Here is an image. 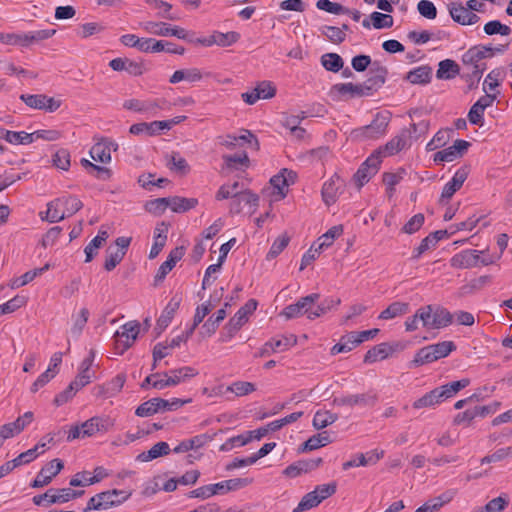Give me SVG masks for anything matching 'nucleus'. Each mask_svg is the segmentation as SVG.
<instances>
[{"label": "nucleus", "mask_w": 512, "mask_h": 512, "mask_svg": "<svg viewBox=\"0 0 512 512\" xmlns=\"http://www.w3.org/2000/svg\"><path fill=\"white\" fill-rule=\"evenodd\" d=\"M453 321V315L445 308H437L433 313L431 328L449 326Z\"/></svg>", "instance_id": "50"}, {"label": "nucleus", "mask_w": 512, "mask_h": 512, "mask_svg": "<svg viewBox=\"0 0 512 512\" xmlns=\"http://www.w3.org/2000/svg\"><path fill=\"white\" fill-rule=\"evenodd\" d=\"M108 236L109 235L107 231L99 230L98 234L89 242V244L84 249L86 255V263H89L93 260L94 256L97 255V249L106 242Z\"/></svg>", "instance_id": "40"}, {"label": "nucleus", "mask_w": 512, "mask_h": 512, "mask_svg": "<svg viewBox=\"0 0 512 512\" xmlns=\"http://www.w3.org/2000/svg\"><path fill=\"white\" fill-rule=\"evenodd\" d=\"M444 401H446V398L442 393V388L439 386L415 400L412 407L414 409L435 408Z\"/></svg>", "instance_id": "23"}, {"label": "nucleus", "mask_w": 512, "mask_h": 512, "mask_svg": "<svg viewBox=\"0 0 512 512\" xmlns=\"http://www.w3.org/2000/svg\"><path fill=\"white\" fill-rule=\"evenodd\" d=\"M117 147L118 145L113 141L102 140L91 147L89 154L96 162L109 163L111 161V149L116 150Z\"/></svg>", "instance_id": "25"}, {"label": "nucleus", "mask_w": 512, "mask_h": 512, "mask_svg": "<svg viewBox=\"0 0 512 512\" xmlns=\"http://www.w3.org/2000/svg\"><path fill=\"white\" fill-rule=\"evenodd\" d=\"M470 173V166H461L453 175L452 179L443 187L439 202L446 204L447 201L462 187Z\"/></svg>", "instance_id": "10"}, {"label": "nucleus", "mask_w": 512, "mask_h": 512, "mask_svg": "<svg viewBox=\"0 0 512 512\" xmlns=\"http://www.w3.org/2000/svg\"><path fill=\"white\" fill-rule=\"evenodd\" d=\"M228 389L237 397H242L254 392L256 386L254 383L248 381H235L228 386Z\"/></svg>", "instance_id": "60"}, {"label": "nucleus", "mask_w": 512, "mask_h": 512, "mask_svg": "<svg viewBox=\"0 0 512 512\" xmlns=\"http://www.w3.org/2000/svg\"><path fill=\"white\" fill-rule=\"evenodd\" d=\"M320 32L327 37L329 41L335 44L344 42L346 38L343 29L335 26L324 25L320 28Z\"/></svg>", "instance_id": "54"}, {"label": "nucleus", "mask_w": 512, "mask_h": 512, "mask_svg": "<svg viewBox=\"0 0 512 512\" xmlns=\"http://www.w3.org/2000/svg\"><path fill=\"white\" fill-rule=\"evenodd\" d=\"M257 306L258 302L255 299H249L225 325L220 335V341H230L248 321L249 315L257 309Z\"/></svg>", "instance_id": "3"}, {"label": "nucleus", "mask_w": 512, "mask_h": 512, "mask_svg": "<svg viewBox=\"0 0 512 512\" xmlns=\"http://www.w3.org/2000/svg\"><path fill=\"white\" fill-rule=\"evenodd\" d=\"M198 205L197 198H185L180 196L169 197V207L175 213H184Z\"/></svg>", "instance_id": "39"}, {"label": "nucleus", "mask_w": 512, "mask_h": 512, "mask_svg": "<svg viewBox=\"0 0 512 512\" xmlns=\"http://www.w3.org/2000/svg\"><path fill=\"white\" fill-rule=\"evenodd\" d=\"M452 265L461 268L475 267L480 263V255L477 250H466L452 258Z\"/></svg>", "instance_id": "30"}, {"label": "nucleus", "mask_w": 512, "mask_h": 512, "mask_svg": "<svg viewBox=\"0 0 512 512\" xmlns=\"http://www.w3.org/2000/svg\"><path fill=\"white\" fill-rule=\"evenodd\" d=\"M290 238L286 234L279 236L271 245L266 260L270 261L276 258L289 244Z\"/></svg>", "instance_id": "57"}, {"label": "nucleus", "mask_w": 512, "mask_h": 512, "mask_svg": "<svg viewBox=\"0 0 512 512\" xmlns=\"http://www.w3.org/2000/svg\"><path fill=\"white\" fill-rule=\"evenodd\" d=\"M229 306V303H225L224 307L219 309L216 313L208 318V320L202 325V333L211 336L216 332L219 327V324L226 318V308Z\"/></svg>", "instance_id": "36"}, {"label": "nucleus", "mask_w": 512, "mask_h": 512, "mask_svg": "<svg viewBox=\"0 0 512 512\" xmlns=\"http://www.w3.org/2000/svg\"><path fill=\"white\" fill-rule=\"evenodd\" d=\"M509 504L506 496H499L490 500L484 507L477 512H502Z\"/></svg>", "instance_id": "63"}, {"label": "nucleus", "mask_w": 512, "mask_h": 512, "mask_svg": "<svg viewBox=\"0 0 512 512\" xmlns=\"http://www.w3.org/2000/svg\"><path fill=\"white\" fill-rule=\"evenodd\" d=\"M190 402L191 399L172 398L171 400H166L159 397L151 398L139 405L135 410V414L139 417H149L158 412L175 411Z\"/></svg>", "instance_id": "2"}, {"label": "nucleus", "mask_w": 512, "mask_h": 512, "mask_svg": "<svg viewBox=\"0 0 512 512\" xmlns=\"http://www.w3.org/2000/svg\"><path fill=\"white\" fill-rule=\"evenodd\" d=\"M340 303L341 300L339 298H326L314 310L312 309V312H309L308 319L314 320L337 307Z\"/></svg>", "instance_id": "48"}, {"label": "nucleus", "mask_w": 512, "mask_h": 512, "mask_svg": "<svg viewBox=\"0 0 512 512\" xmlns=\"http://www.w3.org/2000/svg\"><path fill=\"white\" fill-rule=\"evenodd\" d=\"M370 73L371 76L363 83H360L364 96H372L384 85L388 75V69L378 61H374Z\"/></svg>", "instance_id": "7"}, {"label": "nucleus", "mask_w": 512, "mask_h": 512, "mask_svg": "<svg viewBox=\"0 0 512 512\" xmlns=\"http://www.w3.org/2000/svg\"><path fill=\"white\" fill-rule=\"evenodd\" d=\"M32 136V142L38 139L53 142L57 141L62 137V132L56 129H41L29 133Z\"/></svg>", "instance_id": "62"}, {"label": "nucleus", "mask_w": 512, "mask_h": 512, "mask_svg": "<svg viewBox=\"0 0 512 512\" xmlns=\"http://www.w3.org/2000/svg\"><path fill=\"white\" fill-rule=\"evenodd\" d=\"M145 2L153 7L154 9L159 10L158 17L169 20V21H178L181 19L180 15L177 13L171 12L172 4L163 1V0H145Z\"/></svg>", "instance_id": "38"}, {"label": "nucleus", "mask_w": 512, "mask_h": 512, "mask_svg": "<svg viewBox=\"0 0 512 512\" xmlns=\"http://www.w3.org/2000/svg\"><path fill=\"white\" fill-rule=\"evenodd\" d=\"M377 401V396L371 392L362 393V394H354V395H345L340 397H335L333 399V405L335 406H347L350 408L353 407H368L374 406Z\"/></svg>", "instance_id": "11"}, {"label": "nucleus", "mask_w": 512, "mask_h": 512, "mask_svg": "<svg viewBox=\"0 0 512 512\" xmlns=\"http://www.w3.org/2000/svg\"><path fill=\"white\" fill-rule=\"evenodd\" d=\"M322 66L330 72H339L344 65V61L337 53H326L321 56Z\"/></svg>", "instance_id": "47"}, {"label": "nucleus", "mask_w": 512, "mask_h": 512, "mask_svg": "<svg viewBox=\"0 0 512 512\" xmlns=\"http://www.w3.org/2000/svg\"><path fill=\"white\" fill-rule=\"evenodd\" d=\"M382 160L380 152H373L358 168L354 174V181L360 189L377 174Z\"/></svg>", "instance_id": "6"}, {"label": "nucleus", "mask_w": 512, "mask_h": 512, "mask_svg": "<svg viewBox=\"0 0 512 512\" xmlns=\"http://www.w3.org/2000/svg\"><path fill=\"white\" fill-rule=\"evenodd\" d=\"M240 37V34L236 31H229L226 33L219 31L213 32L214 45H218L220 47L231 46L232 44L238 42Z\"/></svg>", "instance_id": "49"}, {"label": "nucleus", "mask_w": 512, "mask_h": 512, "mask_svg": "<svg viewBox=\"0 0 512 512\" xmlns=\"http://www.w3.org/2000/svg\"><path fill=\"white\" fill-rule=\"evenodd\" d=\"M391 355L389 343L383 342L373 346L364 356V363L371 364L379 360H384Z\"/></svg>", "instance_id": "35"}, {"label": "nucleus", "mask_w": 512, "mask_h": 512, "mask_svg": "<svg viewBox=\"0 0 512 512\" xmlns=\"http://www.w3.org/2000/svg\"><path fill=\"white\" fill-rule=\"evenodd\" d=\"M64 464L60 459H53L49 463H47L41 470L38 472L36 478L31 483V487L33 488H42L48 485L52 479L60 473L63 469Z\"/></svg>", "instance_id": "12"}, {"label": "nucleus", "mask_w": 512, "mask_h": 512, "mask_svg": "<svg viewBox=\"0 0 512 512\" xmlns=\"http://www.w3.org/2000/svg\"><path fill=\"white\" fill-rule=\"evenodd\" d=\"M243 204L253 208L251 213H254L259 206V196L251 190L246 189L241 195L234 196L229 205V213L231 215L239 214L243 209Z\"/></svg>", "instance_id": "17"}, {"label": "nucleus", "mask_w": 512, "mask_h": 512, "mask_svg": "<svg viewBox=\"0 0 512 512\" xmlns=\"http://www.w3.org/2000/svg\"><path fill=\"white\" fill-rule=\"evenodd\" d=\"M296 177L295 172L284 168L270 179V184L277 190V194L284 198L287 194L286 188L295 182Z\"/></svg>", "instance_id": "21"}, {"label": "nucleus", "mask_w": 512, "mask_h": 512, "mask_svg": "<svg viewBox=\"0 0 512 512\" xmlns=\"http://www.w3.org/2000/svg\"><path fill=\"white\" fill-rule=\"evenodd\" d=\"M334 100H348L357 97H364L363 90L359 84L337 83L334 84L329 92Z\"/></svg>", "instance_id": "16"}, {"label": "nucleus", "mask_w": 512, "mask_h": 512, "mask_svg": "<svg viewBox=\"0 0 512 512\" xmlns=\"http://www.w3.org/2000/svg\"><path fill=\"white\" fill-rule=\"evenodd\" d=\"M389 122V112H378L369 125L354 130L353 134L361 139H378L386 134Z\"/></svg>", "instance_id": "4"}, {"label": "nucleus", "mask_w": 512, "mask_h": 512, "mask_svg": "<svg viewBox=\"0 0 512 512\" xmlns=\"http://www.w3.org/2000/svg\"><path fill=\"white\" fill-rule=\"evenodd\" d=\"M126 382V375L117 374L110 381L94 387V395L98 398L108 399L119 394Z\"/></svg>", "instance_id": "13"}, {"label": "nucleus", "mask_w": 512, "mask_h": 512, "mask_svg": "<svg viewBox=\"0 0 512 512\" xmlns=\"http://www.w3.org/2000/svg\"><path fill=\"white\" fill-rule=\"evenodd\" d=\"M181 297L174 296L170 299L164 310L162 311L160 317L157 320L156 328L157 335H160L170 324L172 321L176 311L178 310L180 303H181Z\"/></svg>", "instance_id": "22"}, {"label": "nucleus", "mask_w": 512, "mask_h": 512, "mask_svg": "<svg viewBox=\"0 0 512 512\" xmlns=\"http://www.w3.org/2000/svg\"><path fill=\"white\" fill-rule=\"evenodd\" d=\"M253 482L250 478H234L225 481H221L213 485L215 495H224L230 491H236L242 489Z\"/></svg>", "instance_id": "27"}, {"label": "nucleus", "mask_w": 512, "mask_h": 512, "mask_svg": "<svg viewBox=\"0 0 512 512\" xmlns=\"http://www.w3.org/2000/svg\"><path fill=\"white\" fill-rule=\"evenodd\" d=\"M296 340L291 341L288 337H281L279 339L272 338L267 341L259 351L260 357L269 356L273 352L287 350L290 346L295 344Z\"/></svg>", "instance_id": "28"}, {"label": "nucleus", "mask_w": 512, "mask_h": 512, "mask_svg": "<svg viewBox=\"0 0 512 512\" xmlns=\"http://www.w3.org/2000/svg\"><path fill=\"white\" fill-rule=\"evenodd\" d=\"M344 188V181L338 174H334L327 180L321 190L322 200L327 206L334 204Z\"/></svg>", "instance_id": "15"}, {"label": "nucleus", "mask_w": 512, "mask_h": 512, "mask_svg": "<svg viewBox=\"0 0 512 512\" xmlns=\"http://www.w3.org/2000/svg\"><path fill=\"white\" fill-rule=\"evenodd\" d=\"M45 446H46L45 442L38 443L35 447H33L23 453H20L16 458L9 461L11 466L15 469L16 467H19L21 465L28 464V463L32 462L39 455V453H38L39 447H45Z\"/></svg>", "instance_id": "46"}, {"label": "nucleus", "mask_w": 512, "mask_h": 512, "mask_svg": "<svg viewBox=\"0 0 512 512\" xmlns=\"http://www.w3.org/2000/svg\"><path fill=\"white\" fill-rule=\"evenodd\" d=\"M131 496V492L123 490H108L98 493V499L101 503L102 510H106L113 506L120 505Z\"/></svg>", "instance_id": "24"}, {"label": "nucleus", "mask_w": 512, "mask_h": 512, "mask_svg": "<svg viewBox=\"0 0 512 512\" xmlns=\"http://www.w3.org/2000/svg\"><path fill=\"white\" fill-rule=\"evenodd\" d=\"M405 78L412 84H428L432 78V68L428 65L416 67L409 71Z\"/></svg>", "instance_id": "32"}, {"label": "nucleus", "mask_w": 512, "mask_h": 512, "mask_svg": "<svg viewBox=\"0 0 512 512\" xmlns=\"http://www.w3.org/2000/svg\"><path fill=\"white\" fill-rule=\"evenodd\" d=\"M142 29L147 33L154 34L157 36H175L178 39H188V31L182 27L174 26L171 27L165 22H154L147 21L140 24Z\"/></svg>", "instance_id": "9"}, {"label": "nucleus", "mask_w": 512, "mask_h": 512, "mask_svg": "<svg viewBox=\"0 0 512 512\" xmlns=\"http://www.w3.org/2000/svg\"><path fill=\"white\" fill-rule=\"evenodd\" d=\"M370 20L375 29L390 28L394 23L393 17L390 14H384L377 11L370 14Z\"/></svg>", "instance_id": "58"}, {"label": "nucleus", "mask_w": 512, "mask_h": 512, "mask_svg": "<svg viewBox=\"0 0 512 512\" xmlns=\"http://www.w3.org/2000/svg\"><path fill=\"white\" fill-rule=\"evenodd\" d=\"M169 207V197L156 198L145 203V210L153 215L160 216Z\"/></svg>", "instance_id": "52"}, {"label": "nucleus", "mask_w": 512, "mask_h": 512, "mask_svg": "<svg viewBox=\"0 0 512 512\" xmlns=\"http://www.w3.org/2000/svg\"><path fill=\"white\" fill-rule=\"evenodd\" d=\"M82 201L73 195L58 197L47 204L45 219L50 223H56L65 217H70L82 209ZM44 219V217H42Z\"/></svg>", "instance_id": "1"}, {"label": "nucleus", "mask_w": 512, "mask_h": 512, "mask_svg": "<svg viewBox=\"0 0 512 512\" xmlns=\"http://www.w3.org/2000/svg\"><path fill=\"white\" fill-rule=\"evenodd\" d=\"M407 141L408 134L406 131H403L374 152H380L381 159L385 156H392L403 150L407 146Z\"/></svg>", "instance_id": "26"}, {"label": "nucleus", "mask_w": 512, "mask_h": 512, "mask_svg": "<svg viewBox=\"0 0 512 512\" xmlns=\"http://www.w3.org/2000/svg\"><path fill=\"white\" fill-rule=\"evenodd\" d=\"M27 298L25 296L16 295L12 299L0 305V316L2 314H10L25 306Z\"/></svg>", "instance_id": "59"}, {"label": "nucleus", "mask_w": 512, "mask_h": 512, "mask_svg": "<svg viewBox=\"0 0 512 512\" xmlns=\"http://www.w3.org/2000/svg\"><path fill=\"white\" fill-rule=\"evenodd\" d=\"M171 449L167 442L160 441L153 445L148 451L140 453L136 459L141 462H149L158 457L168 455Z\"/></svg>", "instance_id": "31"}, {"label": "nucleus", "mask_w": 512, "mask_h": 512, "mask_svg": "<svg viewBox=\"0 0 512 512\" xmlns=\"http://www.w3.org/2000/svg\"><path fill=\"white\" fill-rule=\"evenodd\" d=\"M453 132L452 129H442V130H439L435 135L434 137L427 143L426 145V149L428 151H432V150H435L439 147H442L444 146L448 139H449V134Z\"/></svg>", "instance_id": "61"}, {"label": "nucleus", "mask_w": 512, "mask_h": 512, "mask_svg": "<svg viewBox=\"0 0 512 512\" xmlns=\"http://www.w3.org/2000/svg\"><path fill=\"white\" fill-rule=\"evenodd\" d=\"M49 267H50L49 264H45L41 268H36V269L30 270V271H27L20 277L12 280L11 288L15 289V288H20L24 285H27L28 283L33 281L37 276H39V275L43 274L45 271H47L49 269Z\"/></svg>", "instance_id": "44"}, {"label": "nucleus", "mask_w": 512, "mask_h": 512, "mask_svg": "<svg viewBox=\"0 0 512 512\" xmlns=\"http://www.w3.org/2000/svg\"><path fill=\"white\" fill-rule=\"evenodd\" d=\"M114 425L113 420L108 416H95L81 424L82 438L91 437L97 432H107Z\"/></svg>", "instance_id": "14"}, {"label": "nucleus", "mask_w": 512, "mask_h": 512, "mask_svg": "<svg viewBox=\"0 0 512 512\" xmlns=\"http://www.w3.org/2000/svg\"><path fill=\"white\" fill-rule=\"evenodd\" d=\"M170 376H168V373H164L165 377H168L170 382L168 384H171L172 386H176L180 384L181 382H185L188 379H191L198 375V371L190 366L181 367L178 369H173L170 371Z\"/></svg>", "instance_id": "34"}, {"label": "nucleus", "mask_w": 512, "mask_h": 512, "mask_svg": "<svg viewBox=\"0 0 512 512\" xmlns=\"http://www.w3.org/2000/svg\"><path fill=\"white\" fill-rule=\"evenodd\" d=\"M469 384L470 380L468 378H463L458 381L447 383L440 387L442 388V393L444 394L446 400H448L454 397L460 390L466 388Z\"/></svg>", "instance_id": "53"}, {"label": "nucleus", "mask_w": 512, "mask_h": 512, "mask_svg": "<svg viewBox=\"0 0 512 512\" xmlns=\"http://www.w3.org/2000/svg\"><path fill=\"white\" fill-rule=\"evenodd\" d=\"M409 311V304L406 302L395 301L384 309L378 316L382 320H390L406 314Z\"/></svg>", "instance_id": "41"}, {"label": "nucleus", "mask_w": 512, "mask_h": 512, "mask_svg": "<svg viewBox=\"0 0 512 512\" xmlns=\"http://www.w3.org/2000/svg\"><path fill=\"white\" fill-rule=\"evenodd\" d=\"M320 499L318 496L314 494L313 491L307 493L301 501L298 503V506L294 509V512H303L314 508L320 504Z\"/></svg>", "instance_id": "64"}, {"label": "nucleus", "mask_w": 512, "mask_h": 512, "mask_svg": "<svg viewBox=\"0 0 512 512\" xmlns=\"http://www.w3.org/2000/svg\"><path fill=\"white\" fill-rule=\"evenodd\" d=\"M165 100H139V99H128L123 103V108L138 113H148L155 115L158 109L163 107Z\"/></svg>", "instance_id": "18"}, {"label": "nucleus", "mask_w": 512, "mask_h": 512, "mask_svg": "<svg viewBox=\"0 0 512 512\" xmlns=\"http://www.w3.org/2000/svg\"><path fill=\"white\" fill-rule=\"evenodd\" d=\"M338 420V415L328 410H318L313 417V426L315 429L320 430L333 424Z\"/></svg>", "instance_id": "45"}, {"label": "nucleus", "mask_w": 512, "mask_h": 512, "mask_svg": "<svg viewBox=\"0 0 512 512\" xmlns=\"http://www.w3.org/2000/svg\"><path fill=\"white\" fill-rule=\"evenodd\" d=\"M429 346L431 347V350H432L436 360L445 358L451 352L456 350V345L453 341H442V342L432 344Z\"/></svg>", "instance_id": "55"}, {"label": "nucleus", "mask_w": 512, "mask_h": 512, "mask_svg": "<svg viewBox=\"0 0 512 512\" xmlns=\"http://www.w3.org/2000/svg\"><path fill=\"white\" fill-rule=\"evenodd\" d=\"M140 332V324L137 321H130L125 323L121 330L117 331L114 335L115 349L118 354H123L129 349L137 339Z\"/></svg>", "instance_id": "5"}, {"label": "nucleus", "mask_w": 512, "mask_h": 512, "mask_svg": "<svg viewBox=\"0 0 512 512\" xmlns=\"http://www.w3.org/2000/svg\"><path fill=\"white\" fill-rule=\"evenodd\" d=\"M343 233L342 225L331 227L318 239V246L323 250L333 244V241Z\"/></svg>", "instance_id": "56"}, {"label": "nucleus", "mask_w": 512, "mask_h": 512, "mask_svg": "<svg viewBox=\"0 0 512 512\" xmlns=\"http://www.w3.org/2000/svg\"><path fill=\"white\" fill-rule=\"evenodd\" d=\"M323 463V459L321 457L313 458V459H303L298 460L290 465H288L283 474L290 478H295L300 476L303 473H308L310 471L315 470Z\"/></svg>", "instance_id": "19"}, {"label": "nucleus", "mask_w": 512, "mask_h": 512, "mask_svg": "<svg viewBox=\"0 0 512 512\" xmlns=\"http://www.w3.org/2000/svg\"><path fill=\"white\" fill-rule=\"evenodd\" d=\"M481 52L478 50V47L473 46L469 48L463 55H462V62L466 67H475V66H486L482 60L485 58L482 57Z\"/></svg>", "instance_id": "51"}, {"label": "nucleus", "mask_w": 512, "mask_h": 512, "mask_svg": "<svg viewBox=\"0 0 512 512\" xmlns=\"http://www.w3.org/2000/svg\"><path fill=\"white\" fill-rule=\"evenodd\" d=\"M320 294L312 293L305 297L300 298L296 303L286 306L281 315L285 316L286 319L298 318L302 315H307L312 312V306L318 302Z\"/></svg>", "instance_id": "8"}, {"label": "nucleus", "mask_w": 512, "mask_h": 512, "mask_svg": "<svg viewBox=\"0 0 512 512\" xmlns=\"http://www.w3.org/2000/svg\"><path fill=\"white\" fill-rule=\"evenodd\" d=\"M384 456V452L380 451L377 452L376 450L370 451L366 454L359 453L357 454V457L359 459V463H356L355 460H349L343 463L342 469L348 470L352 467H358V466H367L369 464H376L382 457Z\"/></svg>", "instance_id": "29"}, {"label": "nucleus", "mask_w": 512, "mask_h": 512, "mask_svg": "<svg viewBox=\"0 0 512 512\" xmlns=\"http://www.w3.org/2000/svg\"><path fill=\"white\" fill-rule=\"evenodd\" d=\"M0 139H4L7 142L18 145H28L32 143V136L25 131H10L0 127Z\"/></svg>", "instance_id": "37"}, {"label": "nucleus", "mask_w": 512, "mask_h": 512, "mask_svg": "<svg viewBox=\"0 0 512 512\" xmlns=\"http://www.w3.org/2000/svg\"><path fill=\"white\" fill-rule=\"evenodd\" d=\"M451 18L461 25H473L480 20V17L469 11L462 3H451L449 6Z\"/></svg>", "instance_id": "20"}, {"label": "nucleus", "mask_w": 512, "mask_h": 512, "mask_svg": "<svg viewBox=\"0 0 512 512\" xmlns=\"http://www.w3.org/2000/svg\"><path fill=\"white\" fill-rule=\"evenodd\" d=\"M166 166L173 172L186 175L190 171V166L185 158L181 157L179 153L172 152L171 155L166 156Z\"/></svg>", "instance_id": "42"}, {"label": "nucleus", "mask_w": 512, "mask_h": 512, "mask_svg": "<svg viewBox=\"0 0 512 512\" xmlns=\"http://www.w3.org/2000/svg\"><path fill=\"white\" fill-rule=\"evenodd\" d=\"M434 361H437V360L431 350V347L428 345V346H425V347L419 349L416 352L414 359L409 362L408 367L416 368V367L422 366L424 364L432 363Z\"/></svg>", "instance_id": "43"}, {"label": "nucleus", "mask_w": 512, "mask_h": 512, "mask_svg": "<svg viewBox=\"0 0 512 512\" xmlns=\"http://www.w3.org/2000/svg\"><path fill=\"white\" fill-rule=\"evenodd\" d=\"M460 73L459 65L451 59H445L439 62L436 71V77L441 80H450Z\"/></svg>", "instance_id": "33"}]
</instances>
